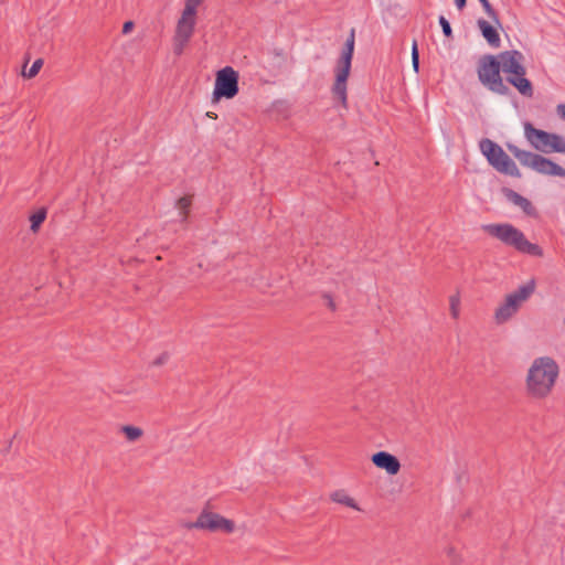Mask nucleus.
Wrapping results in <instances>:
<instances>
[{
	"mask_svg": "<svg viewBox=\"0 0 565 565\" xmlns=\"http://www.w3.org/2000/svg\"><path fill=\"white\" fill-rule=\"evenodd\" d=\"M482 230L520 253L536 257L543 256V249L537 244L529 242L523 232L510 223L486 224L482 225Z\"/></svg>",
	"mask_w": 565,
	"mask_h": 565,
	"instance_id": "2",
	"label": "nucleus"
},
{
	"mask_svg": "<svg viewBox=\"0 0 565 565\" xmlns=\"http://www.w3.org/2000/svg\"><path fill=\"white\" fill-rule=\"evenodd\" d=\"M134 22L132 21H127L124 23V26H122V33L124 34H127L129 33L132 29H134Z\"/></svg>",
	"mask_w": 565,
	"mask_h": 565,
	"instance_id": "31",
	"label": "nucleus"
},
{
	"mask_svg": "<svg viewBox=\"0 0 565 565\" xmlns=\"http://www.w3.org/2000/svg\"><path fill=\"white\" fill-rule=\"evenodd\" d=\"M191 527L209 530L211 532L221 531L224 533H232L235 529V525L233 521L225 519L217 513L202 511Z\"/></svg>",
	"mask_w": 565,
	"mask_h": 565,
	"instance_id": "9",
	"label": "nucleus"
},
{
	"mask_svg": "<svg viewBox=\"0 0 565 565\" xmlns=\"http://www.w3.org/2000/svg\"><path fill=\"white\" fill-rule=\"evenodd\" d=\"M169 360V354L167 352L161 353L158 358H156L152 362L156 366L163 365Z\"/></svg>",
	"mask_w": 565,
	"mask_h": 565,
	"instance_id": "29",
	"label": "nucleus"
},
{
	"mask_svg": "<svg viewBox=\"0 0 565 565\" xmlns=\"http://www.w3.org/2000/svg\"><path fill=\"white\" fill-rule=\"evenodd\" d=\"M194 26L195 21H184L179 19L174 36L190 41L194 32Z\"/></svg>",
	"mask_w": 565,
	"mask_h": 565,
	"instance_id": "16",
	"label": "nucleus"
},
{
	"mask_svg": "<svg viewBox=\"0 0 565 565\" xmlns=\"http://www.w3.org/2000/svg\"><path fill=\"white\" fill-rule=\"evenodd\" d=\"M497 57L504 74L513 73L523 66L522 61L524 57L520 51H504L501 52Z\"/></svg>",
	"mask_w": 565,
	"mask_h": 565,
	"instance_id": "13",
	"label": "nucleus"
},
{
	"mask_svg": "<svg viewBox=\"0 0 565 565\" xmlns=\"http://www.w3.org/2000/svg\"><path fill=\"white\" fill-rule=\"evenodd\" d=\"M456 7L462 10L466 7L467 0H455Z\"/></svg>",
	"mask_w": 565,
	"mask_h": 565,
	"instance_id": "33",
	"label": "nucleus"
},
{
	"mask_svg": "<svg viewBox=\"0 0 565 565\" xmlns=\"http://www.w3.org/2000/svg\"><path fill=\"white\" fill-rule=\"evenodd\" d=\"M557 114L565 119V104H559L557 106Z\"/></svg>",
	"mask_w": 565,
	"mask_h": 565,
	"instance_id": "32",
	"label": "nucleus"
},
{
	"mask_svg": "<svg viewBox=\"0 0 565 565\" xmlns=\"http://www.w3.org/2000/svg\"><path fill=\"white\" fill-rule=\"evenodd\" d=\"M412 64L414 71L417 73L419 70V53L416 41H414L412 45Z\"/></svg>",
	"mask_w": 565,
	"mask_h": 565,
	"instance_id": "27",
	"label": "nucleus"
},
{
	"mask_svg": "<svg viewBox=\"0 0 565 565\" xmlns=\"http://www.w3.org/2000/svg\"><path fill=\"white\" fill-rule=\"evenodd\" d=\"M524 136L530 145L540 152L548 153L553 132L535 128L531 122H524Z\"/></svg>",
	"mask_w": 565,
	"mask_h": 565,
	"instance_id": "10",
	"label": "nucleus"
},
{
	"mask_svg": "<svg viewBox=\"0 0 565 565\" xmlns=\"http://www.w3.org/2000/svg\"><path fill=\"white\" fill-rule=\"evenodd\" d=\"M354 45L355 30L351 29L334 68L335 81L332 86L333 96L339 99L344 107H347V81L350 75Z\"/></svg>",
	"mask_w": 565,
	"mask_h": 565,
	"instance_id": "3",
	"label": "nucleus"
},
{
	"mask_svg": "<svg viewBox=\"0 0 565 565\" xmlns=\"http://www.w3.org/2000/svg\"><path fill=\"white\" fill-rule=\"evenodd\" d=\"M480 4L482 6L486 14L489 17V19L497 24L498 26H501L499 15L497 11L493 9L489 0H479Z\"/></svg>",
	"mask_w": 565,
	"mask_h": 565,
	"instance_id": "20",
	"label": "nucleus"
},
{
	"mask_svg": "<svg viewBox=\"0 0 565 565\" xmlns=\"http://www.w3.org/2000/svg\"><path fill=\"white\" fill-rule=\"evenodd\" d=\"M45 218H46V210L44 207L39 209L36 212H34L30 216L31 231L34 233L38 232V230L40 228L41 224L45 221Z\"/></svg>",
	"mask_w": 565,
	"mask_h": 565,
	"instance_id": "18",
	"label": "nucleus"
},
{
	"mask_svg": "<svg viewBox=\"0 0 565 565\" xmlns=\"http://www.w3.org/2000/svg\"><path fill=\"white\" fill-rule=\"evenodd\" d=\"M503 194L509 202L519 206L527 216L536 215V209L533 206L531 201L522 196L514 190L505 188L503 189Z\"/></svg>",
	"mask_w": 565,
	"mask_h": 565,
	"instance_id": "14",
	"label": "nucleus"
},
{
	"mask_svg": "<svg viewBox=\"0 0 565 565\" xmlns=\"http://www.w3.org/2000/svg\"><path fill=\"white\" fill-rule=\"evenodd\" d=\"M458 305H459V299L457 297H451L450 298V310H451V315L454 318H457L459 315Z\"/></svg>",
	"mask_w": 565,
	"mask_h": 565,
	"instance_id": "28",
	"label": "nucleus"
},
{
	"mask_svg": "<svg viewBox=\"0 0 565 565\" xmlns=\"http://www.w3.org/2000/svg\"><path fill=\"white\" fill-rule=\"evenodd\" d=\"M508 150L523 166L544 175L565 178V168L539 153L522 150L513 143H507Z\"/></svg>",
	"mask_w": 565,
	"mask_h": 565,
	"instance_id": "5",
	"label": "nucleus"
},
{
	"mask_svg": "<svg viewBox=\"0 0 565 565\" xmlns=\"http://www.w3.org/2000/svg\"><path fill=\"white\" fill-rule=\"evenodd\" d=\"M121 430L122 433L126 435V438L129 440V441H135L137 440L138 438H140L143 434L142 429L139 428V427H135V426H122L121 427Z\"/></svg>",
	"mask_w": 565,
	"mask_h": 565,
	"instance_id": "22",
	"label": "nucleus"
},
{
	"mask_svg": "<svg viewBox=\"0 0 565 565\" xmlns=\"http://www.w3.org/2000/svg\"><path fill=\"white\" fill-rule=\"evenodd\" d=\"M477 24L482 36L486 39L490 46L497 49L501 45L500 35L492 24L483 19H479Z\"/></svg>",
	"mask_w": 565,
	"mask_h": 565,
	"instance_id": "15",
	"label": "nucleus"
},
{
	"mask_svg": "<svg viewBox=\"0 0 565 565\" xmlns=\"http://www.w3.org/2000/svg\"><path fill=\"white\" fill-rule=\"evenodd\" d=\"M501 72L502 68L497 56L486 54L480 57L477 68L479 82L488 90L501 96H508L511 94V89L503 82Z\"/></svg>",
	"mask_w": 565,
	"mask_h": 565,
	"instance_id": "4",
	"label": "nucleus"
},
{
	"mask_svg": "<svg viewBox=\"0 0 565 565\" xmlns=\"http://www.w3.org/2000/svg\"><path fill=\"white\" fill-rule=\"evenodd\" d=\"M238 93V73L231 66L220 70L215 76L213 100L234 98Z\"/></svg>",
	"mask_w": 565,
	"mask_h": 565,
	"instance_id": "8",
	"label": "nucleus"
},
{
	"mask_svg": "<svg viewBox=\"0 0 565 565\" xmlns=\"http://www.w3.org/2000/svg\"><path fill=\"white\" fill-rule=\"evenodd\" d=\"M188 40H183V39H180V38H173V52L175 55H181L184 51V47L186 46L188 44Z\"/></svg>",
	"mask_w": 565,
	"mask_h": 565,
	"instance_id": "25",
	"label": "nucleus"
},
{
	"mask_svg": "<svg viewBox=\"0 0 565 565\" xmlns=\"http://www.w3.org/2000/svg\"><path fill=\"white\" fill-rule=\"evenodd\" d=\"M323 298L326 299V305L328 308H330L332 311L337 309L335 302L333 301L332 297L329 294H324Z\"/></svg>",
	"mask_w": 565,
	"mask_h": 565,
	"instance_id": "30",
	"label": "nucleus"
},
{
	"mask_svg": "<svg viewBox=\"0 0 565 565\" xmlns=\"http://www.w3.org/2000/svg\"><path fill=\"white\" fill-rule=\"evenodd\" d=\"M558 373L559 367L552 358H536L527 371L526 394L535 399L547 397L555 386Z\"/></svg>",
	"mask_w": 565,
	"mask_h": 565,
	"instance_id": "1",
	"label": "nucleus"
},
{
	"mask_svg": "<svg viewBox=\"0 0 565 565\" xmlns=\"http://www.w3.org/2000/svg\"><path fill=\"white\" fill-rule=\"evenodd\" d=\"M525 67L521 66L518 71L508 74L507 82L514 86L522 96L532 97L534 93L533 86L532 83L525 77Z\"/></svg>",
	"mask_w": 565,
	"mask_h": 565,
	"instance_id": "11",
	"label": "nucleus"
},
{
	"mask_svg": "<svg viewBox=\"0 0 565 565\" xmlns=\"http://www.w3.org/2000/svg\"><path fill=\"white\" fill-rule=\"evenodd\" d=\"M201 1L202 0H185V7L180 20L195 21L196 8Z\"/></svg>",
	"mask_w": 565,
	"mask_h": 565,
	"instance_id": "17",
	"label": "nucleus"
},
{
	"mask_svg": "<svg viewBox=\"0 0 565 565\" xmlns=\"http://www.w3.org/2000/svg\"><path fill=\"white\" fill-rule=\"evenodd\" d=\"M438 21L441 26L444 35L446 38H452V29L449 21L444 15H440Z\"/></svg>",
	"mask_w": 565,
	"mask_h": 565,
	"instance_id": "26",
	"label": "nucleus"
},
{
	"mask_svg": "<svg viewBox=\"0 0 565 565\" xmlns=\"http://www.w3.org/2000/svg\"><path fill=\"white\" fill-rule=\"evenodd\" d=\"M42 65H43L42 58L35 60L28 71H23V76L26 78L34 77L40 72Z\"/></svg>",
	"mask_w": 565,
	"mask_h": 565,
	"instance_id": "24",
	"label": "nucleus"
},
{
	"mask_svg": "<svg viewBox=\"0 0 565 565\" xmlns=\"http://www.w3.org/2000/svg\"><path fill=\"white\" fill-rule=\"evenodd\" d=\"M482 154L488 162L499 172L521 178V172L515 162L504 152V150L494 141L484 138L479 143Z\"/></svg>",
	"mask_w": 565,
	"mask_h": 565,
	"instance_id": "6",
	"label": "nucleus"
},
{
	"mask_svg": "<svg viewBox=\"0 0 565 565\" xmlns=\"http://www.w3.org/2000/svg\"><path fill=\"white\" fill-rule=\"evenodd\" d=\"M535 280L530 279L526 284L520 286L515 291L509 294L505 300L500 305L494 313L497 323H504L511 319L519 310L521 305L526 301L535 291Z\"/></svg>",
	"mask_w": 565,
	"mask_h": 565,
	"instance_id": "7",
	"label": "nucleus"
},
{
	"mask_svg": "<svg viewBox=\"0 0 565 565\" xmlns=\"http://www.w3.org/2000/svg\"><path fill=\"white\" fill-rule=\"evenodd\" d=\"M332 499H333V501H335L338 503H342V504L353 508V509H359L355 501L352 498H350L349 495L344 494L343 492L333 493Z\"/></svg>",
	"mask_w": 565,
	"mask_h": 565,
	"instance_id": "23",
	"label": "nucleus"
},
{
	"mask_svg": "<svg viewBox=\"0 0 565 565\" xmlns=\"http://www.w3.org/2000/svg\"><path fill=\"white\" fill-rule=\"evenodd\" d=\"M371 459L377 468L385 470L388 475L394 476L401 469L399 460L387 451L375 452Z\"/></svg>",
	"mask_w": 565,
	"mask_h": 565,
	"instance_id": "12",
	"label": "nucleus"
},
{
	"mask_svg": "<svg viewBox=\"0 0 565 565\" xmlns=\"http://www.w3.org/2000/svg\"><path fill=\"white\" fill-rule=\"evenodd\" d=\"M550 152H558L565 154V138L553 132V139L550 145Z\"/></svg>",
	"mask_w": 565,
	"mask_h": 565,
	"instance_id": "19",
	"label": "nucleus"
},
{
	"mask_svg": "<svg viewBox=\"0 0 565 565\" xmlns=\"http://www.w3.org/2000/svg\"><path fill=\"white\" fill-rule=\"evenodd\" d=\"M175 206L180 211L181 222H184L186 220L189 207L191 206V198L190 196L180 198L177 201Z\"/></svg>",
	"mask_w": 565,
	"mask_h": 565,
	"instance_id": "21",
	"label": "nucleus"
}]
</instances>
